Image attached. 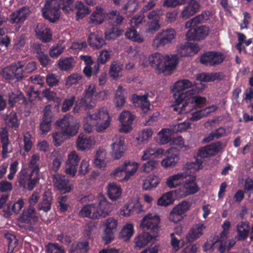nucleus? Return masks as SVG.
Wrapping results in <instances>:
<instances>
[{"label": "nucleus", "instance_id": "nucleus-61", "mask_svg": "<svg viewBox=\"0 0 253 253\" xmlns=\"http://www.w3.org/2000/svg\"><path fill=\"white\" fill-rule=\"evenodd\" d=\"M51 156L53 158V160L50 168L53 171L57 172L60 168L62 158L57 152H53Z\"/></svg>", "mask_w": 253, "mask_h": 253}, {"label": "nucleus", "instance_id": "nucleus-40", "mask_svg": "<svg viewBox=\"0 0 253 253\" xmlns=\"http://www.w3.org/2000/svg\"><path fill=\"white\" fill-rule=\"evenodd\" d=\"M250 230L248 221L240 222L236 225L237 238L239 240H244L247 238Z\"/></svg>", "mask_w": 253, "mask_h": 253}, {"label": "nucleus", "instance_id": "nucleus-45", "mask_svg": "<svg viewBox=\"0 0 253 253\" xmlns=\"http://www.w3.org/2000/svg\"><path fill=\"white\" fill-rule=\"evenodd\" d=\"M75 63L72 57L60 58L58 61V68L61 71H68L74 67Z\"/></svg>", "mask_w": 253, "mask_h": 253}, {"label": "nucleus", "instance_id": "nucleus-21", "mask_svg": "<svg viewBox=\"0 0 253 253\" xmlns=\"http://www.w3.org/2000/svg\"><path fill=\"white\" fill-rule=\"evenodd\" d=\"M95 144L96 139L94 136H88L82 133L79 135L76 141L77 149L82 151L90 149Z\"/></svg>", "mask_w": 253, "mask_h": 253}, {"label": "nucleus", "instance_id": "nucleus-34", "mask_svg": "<svg viewBox=\"0 0 253 253\" xmlns=\"http://www.w3.org/2000/svg\"><path fill=\"white\" fill-rule=\"evenodd\" d=\"M153 238L148 232H144L138 235L134 239V247L140 250L146 246Z\"/></svg>", "mask_w": 253, "mask_h": 253}, {"label": "nucleus", "instance_id": "nucleus-54", "mask_svg": "<svg viewBox=\"0 0 253 253\" xmlns=\"http://www.w3.org/2000/svg\"><path fill=\"white\" fill-rule=\"evenodd\" d=\"M153 131L150 128H146L140 131L136 139L139 142H144L150 139L153 135Z\"/></svg>", "mask_w": 253, "mask_h": 253}, {"label": "nucleus", "instance_id": "nucleus-19", "mask_svg": "<svg viewBox=\"0 0 253 253\" xmlns=\"http://www.w3.org/2000/svg\"><path fill=\"white\" fill-rule=\"evenodd\" d=\"M163 65L164 68L162 70L163 73L165 72L168 74H170L176 68L178 63L179 57L176 54H165Z\"/></svg>", "mask_w": 253, "mask_h": 253}, {"label": "nucleus", "instance_id": "nucleus-2", "mask_svg": "<svg viewBox=\"0 0 253 253\" xmlns=\"http://www.w3.org/2000/svg\"><path fill=\"white\" fill-rule=\"evenodd\" d=\"M111 117L106 108L88 111L84 118L83 126L84 131L90 132L93 128L98 132L106 129L110 125Z\"/></svg>", "mask_w": 253, "mask_h": 253}, {"label": "nucleus", "instance_id": "nucleus-27", "mask_svg": "<svg viewBox=\"0 0 253 253\" xmlns=\"http://www.w3.org/2000/svg\"><path fill=\"white\" fill-rule=\"evenodd\" d=\"M222 242V245L223 246V251H222L220 250V245L213 246H212V242H207L205 244L204 246V250L205 252H212L214 251L215 249H217L220 253H223L226 250L230 249L235 244V242L234 240H228V242L227 243V239L223 240V241H221Z\"/></svg>", "mask_w": 253, "mask_h": 253}, {"label": "nucleus", "instance_id": "nucleus-4", "mask_svg": "<svg viewBox=\"0 0 253 253\" xmlns=\"http://www.w3.org/2000/svg\"><path fill=\"white\" fill-rule=\"evenodd\" d=\"M107 91L103 90L97 92L95 84H90L87 86L82 97L77 101V105L74 108V112H78V105L84 109H90L94 107L98 100H104L107 98Z\"/></svg>", "mask_w": 253, "mask_h": 253}, {"label": "nucleus", "instance_id": "nucleus-5", "mask_svg": "<svg viewBox=\"0 0 253 253\" xmlns=\"http://www.w3.org/2000/svg\"><path fill=\"white\" fill-rule=\"evenodd\" d=\"M202 162L196 160L194 162H188L185 166V168L190 170L179 172L169 176L166 181V185L169 188H176L182 184L184 179L191 174L192 171H197L202 168Z\"/></svg>", "mask_w": 253, "mask_h": 253}, {"label": "nucleus", "instance_id": "nucleus-26", "mask_svg": "<svg viewBox=\"0 0 253 253\" xmlns=\"http://www.w3.org/2000/svg\"><path fill=\"white\" fill-rule=\"evenodd\" d=\"M199 50V46L194 43H187L181 45L177 49V55L178 56H191L197 53Z\"/></svg>", "mask_w": 253, "mask_h": 253}, {"label": "nucleus", "instance_id": "nucleus-59", "mask_svg": "<svg viewBox=\"0 0 253 253\" xmlns=\"http://www.w3.org/2000/svg\"><path fill=\"white\" fill-rule=\"evenodd\" d=\"M46 253H65L64 248L57 243H49L45 246Z\"/></svg>", "mask_w": 253, "mask_h": 253}, {"label": "nucleus", "instance_id": "nucleus-36", "mask_svg": "<svg viewBox=\"0 0 253 253\" xmlns=\"http://www.w3.org/2000/svg\"><path fill=\"white\" fill-rule=\"evenodd\" d=\"M147 94L143 96L134 94L131 98L134 105L141 107L145 113L149 111L150 108V102L147 99Z\"/></svg>", "mask_w": 253, "mask_h": 253}, {"label": "nucleus", "instance_id": "nucleus-30", "mask_svg": "<svg viewBox=\"0 0 253 253\" xmlns=\"http://www.w3.org/2000/svg\"><path fill=\"white\" fill-rule=\"evenodd\" d=\"M161 181L160 178L154 173L150 174L145 177L142 181V188L149 190L158 186Z\"/></svg>", "mask_w": 253, "mask_h": 253}, {"label": "nucleus", "instance_id": "nucleus-25", "mask_svg": "<svg viewBox=\"0 0 253 253\" xmlns=\"http://www.w3.org/2000/svg\"><path fill=\"white\" fill-rule=\"evenodd\" d=\"M205 226L203 224L197 223L193 226L186 236V239L191 243L199 238L203 234Z\"/></svg>", "mask_w": 253, "mask_h": 253}, {"label": "nucleus", "instance_id": "nucleus-12", "mask_svg": "<svg viewBox=\"0 0 253 253\" xmlns=\"http://www.w3.org/2000/svg\"><path fill=\"white\" fill-rule=\"evenodd\" d=\"M53 182L54 186L61 193H69L73 189V183L65 176L60 174L53 175Z\"/></svg>", "mask_w": 253, "mask_h": 253}, {"label": "nucleus", "instance_id": "nucleus-35", "mask_svg": "<svg viewBox=\"0 0 253 253\" xmlns=\"http://www.w3.org/2000/svg\"><path fill=\"white\" fill-rule=\"evenodd\" d=\"M126 93L121 85L118 86L115 93L114 103L118 109H121L125 105L126 101Z\"/></svg>", "mask_w": 253, "mask_h": 253}, {"label": "nucleus", "instance_id": "nucleus-42", "mask_svg": "<svg viewBox=\"0 0 253 253\" xmlns=\"http://www.w3.org/2000/svg\"><path fill=\"white\" fill-rule=\"evenodd\" d=\"M175 192L174 191H170L164 193L158 199V205L166 207L172 204L175 200Z\"/></svg>", "mask_w": 253, "mask_h": 253}, {"label": "nucleus", "instance_id": "nucleus-49", "mask_svg": "<svg viewBox=\"0 0 253 253\" xmlns=\"http://www.w3.org/2000/svg\"><path fill=\"white\" fill-rule=\"evenodd\" d=\"M134 233V225L132 223H126L122 228L120 237L125 240H129Z\"/></svg>", "mask_w": 253, "mask_h": 253}, {"label": "nucleus", "instance_id": "nucleus-24", "mask_svg": "<svg viewBox=\"0 0 253 253\" xmlns=\"http://www.w3.org/2000/svg\"><path fill=\"white\" fill-rule=\"evenodd\" d=\"M193 88H197L196 84L192 83L187 79L181 80L177 81L174 84L173 89L176 94H179L185 92Z\"/></svg>", "mask_w": 253, "mask_h": 253}, {"label": "nucleus", "instance_id": "nucleus-51", "mask_svg": "<svg viewBox=\"0 0 253 253\" xmlns=\"http://www.w3.org/2000/svg\"><path fill=\"white\" fill-rule=\"evenodd\" d=\"M126 37L133 42H142L144 41L142 36L137 33L136 29L130 28L128 29L125 34Z\"/></svg>", "mask_w": 253, "mask_h": 253}, {"label": "nucleus", "instance_id": "nucleus-20", "mask_svg": "<svg viewBox=\"0 0 253 253\" xmlns=\"http://www.w3.org/2000/svg\"><path fill=\"white\" fill-rule=\"evenodd\" d=\"M231 226V224L230 221L225 220L221 225L222 231L221 232L219 236L217 235L213 237L212 239L209 242H212V246H215L219 245L222 246L221 241L223 240L227 239L228 235ZM223 246H220V250L223 251Z\"/></svg>", "mask_w": 253, "mask_h": 253}, {"label": "nucleus", "instance_id": "nucleus-39", "mask_svg": "<svg viewBox=\"0 0 253 253\" xmlns=\"http://www.w3.org/2000/svg\"><path fill=\"white\" fill-rule=\"evenodd\" d=\"M174 132L171 126L162 129L158 133V136L161 143L171 144Z\"/></svg>", "mask_w": 253, "mask_h": 253}, {"label": "nucleus", "instance_id": "nucleus-47", "mask_svg": "<svg viewBox=\"0 0 253 253\" xmlns=\"http://www.w3.org/2000/svg\"><path fill=\"white\" fill-rule=\"evenodd\" d=\"M142 211V206L139 202L136 203L133 206L125 205L121 210L120 213L124 216L131 215L133 211L137 213Z\"/></svg>", "mask_w": 253, "mask_h": 253}, {"label": "nucleus", "instance_id": "nucleus-15", "mask_svg": "<svg viewBox=\"0 0 253 253\" xmlns=\"http://www.w3.org/2000/svg\"><path fill=\"white\" fill-rule=\"evenodd\" d=\"M210 29L206 26L190 28L186 37L188 40L200 41L205 39L209 34Z\"/></svg>", "mask_w": 253, "mask_h": 253}, {"label": "nucleus", "instance_id": "nucleus-22", "mask_svg": "<svg viewBox=\"0 0 253 253\" xmlns=\"http://www.w3.org/2000/svg\"><path fill=\"white\" fill-rule=\"evenodd\" d=\"M199 190V187L195 181V178L191 180H187L183 186L179 189V193L181 196L186 197L197 193Z\"/></svg>", "mask_w": 253, "mask_h": 253}, {"label": "nucleus", "instance_id": "nucleus-31", "mask_svg": "<svg viewBox=\"0 0 253 253\" xmlns=\"http://www.w3.org/2000/svg\"><path fill=\"white\" fill-rule=\"evenodd\" d=\"M165 55L156 52L151 54L148 58V61L151 66L156 68L159 73L162 72L164 68L163 65Z\"/></svg>", "mask_w": 253, "mask_h": 253}, {"label": "nucleus", "instance_id": "nucleus-55", "mask_svg": "<svg viewBox=\"0 0 253 253\" xmlns=\"http://www.w3.org/2000/svg\"><path fill=\"white\" fill-rule=\"evenodd\" d=\"M170 244L174 251H178L185 244V242L181 237L177 238L174 233L170 234Z\"/></svg>", "mask_w": 253, "mask_h": 253}, {"label": "nucleus", "instance_id": "nucleus-10", "mask_svg": "<svg viewBox=\"0 0 253 253\" xmlns=\"http://www.w3.org/2000/svg\"><path fill=\"white\" fill-rule=\"evenodd\" d=\"M175 31L172 29L164 30L158 33L155 37L152 43L153 47L156 49L160 46L169 43L175 38Z\"/></svg>", "mask_w": 253, "mask_h": 253}, {"label": "nucleus", "instance_id": "nucleus-62", "mask_svg": "<svg viewBox=\"0 0 253 253\" xmlns=\"http://www.w3.org/2000/svg\"><path fill=\"white\" fill-rule=\"evenodd\" d=\"M218 77V76L217 73H203L197 76V80L200 82H209L215 81Z\"/></svg>", "mask_w": 253, "mask_h": 253}, {"label": "nucleus", "instance_id": "nucleus-3", "mask_svg": "<svg viewBox=\"0 0 253 253\" xmlns=\"http://www.w3.org/2000/svg\"><path fill=\"white\" fill-rule=\"evenodd\" d=\"M40 159L38 154H34L30 162L29 170H21L18 174V182L24 188L32 190L40 178L39 167L37 164Z\"/></svg>", "mask_w": 253, "mask_h": 253}, {"label": "nucleus", "instance_id": "nucleus-48", "mask_svg": "<svg viewBox=\"0 0 253 253\" xmlns=\"http://www.w3.org/2000/svg\"><path fill=\"white\" fill-rule=\"evenodd\" d=\"M208 19V15L206 13H202L200 14L187 21L185 23V27L186 29L193 28L196 25L205 22Z\"/></svg>", "mask_w": 253, "mask_h": 253}, {"label": "nucleus", "instance_id": "nucleus-18", "mask_svg": "<svg viewBox=\"0 0 253 253\" xmlns=\"http://www.w3.org/2000/svg\"><path fill=\"white\" fill-rule=\"evenodd\" d=\"M224 59L223 55L220 52H209L201 57L200 61L203 64L212 66L221 63Z\"/></svg>", "mask_w": 253, "mask_h": 253}, {"label": "nucleus", "instance_id": "nucleus-9", "mask_svg": "<svg viewBox=\"0 0 253 253\" xmlns=\"http://www.w3.org/2000/svg\"><path fill=\"white\" fill-rule=\"evenodd\" d=\"M160 216L155 212H149L141 220L140 227L144 230L157 233L160 228Z\"/></svg>", "mask_w": 253, "mask_h": 253}, {"label": "nucleus", "instance_id": "nucleus-17", "mask_svg": "<svg viewBox=\"0 0 253 253\" xmlns=\"http://www.w3.org/2000/svg\"><path fill=\"white\" fill-rule=\"evenodd\" d=\"M165 153V150L155 145H150L143 152L141 157L142 161H146L151 158H159L162 157Z\"/></svg>", "mask_w": 253, "mask_h": 253}, {"label": "nucleus", "instance_id": "nucleus-1", "mask_svg": "<svg viewBox=\"0 0 253 253\" xmlns=\"http://www.w3.org/2000/svg\"><path fill=\"white\" fill-rule=\"evenodd\" d=\"M80 201L83 204L86 203L80 211V215L83 217L97 219L106 216L112 211L111 204L102 195L95 197L89 194L82 197Z\"/></svg>", "mask_w": 253, "mask_h": 253}, {"label": "nucleus", "instance_id": "nucleus-29", "mask_svg": "<svg viewBox=\"0 0 253 253\" xmlns=\"http://www.w3.org/2000/svg\"><path fill=\"white\" fill-rule=\"evenodd\" d=\"M106 18V13L103 9L99 6L90 15L88 23L90 24H100L102 23Z\"/></svg>", "mask_w": 253, "mask_h": 253}, {"label": "nucleus", "instance_id": "nucleus-38", "mask_svg": "<svg viewBox=\"0 0 253 253\" xmlns=\"http://www.w3.org/2000/svg\"><path fill=\"white\" fill-rule=\"evenodd\" d=\"M123 65L118 61L113 62L110 66L109 75L114 80H118L123 76Z\"/></svg>", "mask_w": 253, "mask_h": 253}, {"label": "nucleus", "instance_id": "nucleus-16", "mask_svg": "<svg viewBox=\"0 0 253 253\" xmlns=\"http://www.w3.org/2000/svg\"><path fill=\"white\" fill-rule=\"evenodd\" d=\"M30 14V10L29 7H23L12 12L9 17V21L20 27Z\"/></svg>", "mask_w": 253, "mask_h": 253}, {"label": "nucleus", "instance_id": "nucleus-8", "mask_svg": "<svg viewBox=\"0 0 253 253\" xmlns=\"http://www.w3.org/2000/svg\"><path fill=\"white\" fill-rule=\"evenodd\" d=\"M56 124L60 129L69 137L76 135L80 127L79 122L73 116H65L61 120L57 121Z\"/></svg>", "mask_w": 253, "mask_h": 253}, {"label": "nucleus", "instance_id": "nucleus-46", "mask_svg": "<svg viewBox=\"0 0 253 253\" xmlns=\"http://www.w3.org/2000/svg\"><path fill=\"white\" fill-rule=\"evenodd\" d=\"M22 61H19L12 64L9 67L11 73L17 79H22L25 75L23 64Z\"/></svg>", "mask_w": 253, "mask_h": 253}, {"label": "nucleus", "instance_id": "nucleus-6", "mask_svg": "<svg viewBox=\"0 0 253 253\" xmlns=\"http://www.w3.org/2000/svg\"><path fill=\"white\" fill-rule=\"evenodd\" d=\"M199 91L198 88H193L179 94H174L175 106L173 110L178 114H184L193 111L195 108L193 99L190 95H195Z\"/></svg>", "mask_w": 253, "mask_h": 253}, {"label": "nucleus", "instance_id": "nucleus-50", "mask_svg": "<svg viewBox=\"0 0 253 253\" xmlns=\"http://www.w3.org/2000/svg\"><path fill=\"white\" fill-rule=\"evenodd\" d=\"M111 176L121 182L128 180L126 177V173L122 164L111 172Z\"/></svg>", "mask_w": 253, "mask_h": 253}, {"label": "nucleus", "instance_id": "nucleus-33", "mask_svg": "<svg viewBox=\"0 0 253 253\" xmlns=\"http://www.w3.org/2000/svg\"><path fill=\"white\" fill-rule=\"evenodd\" d=\"M221 149L218 143H213L201 148L198 153V156L202 158H206L216 154Z\"/></svg>", "mask_w": 253, "mask_h": 253}, {"label": "nucleus", "instance_id": "nucleus-23", "mask_svg": "<svg viewBox=\"0 0 253 253\" xmlns=\"http://www.w3.org/2000/svg\"><path fill=\"white\" fill-rule=\"evenodd\" d=\"M199 9L200 4L199 3L195 0H191L182 9L180 17L183 19H187L195 14Z\"/></svg>", "mask_w": 253, "mask_h": 253}, {"label": "nucleus", "instance_id": "nucleus-53", "mask_svg": "<svg viewBox=\"0 0 253 253\" xmlns=\"http://www.w3.org/2000/svg\"><path fill=\"white\" fill-rule=\"evenodd\" d=\"M158 167L159 161L156 160H151L143 164L141 169L142 172L148 173L158 169Z\"/></svg>", "mask_w": 253, "mask_h": 253}, {"label": "nucleus", "instance_id": "nucleus-14", "mask_svg": "<svg viewBox=\"0 0 253 253\" xmlns=\"http://www.w3.org/2000/svg\"><path fill=\"white\" fill-rule=\"evenodd\" d=\"M165 158L161 162L162 167L166 169L174 167L179 160V152L176 148H171L165 151Z\"/></svg>", "mask_w": 253, "mask_h": 253}, {"label": "nucleus", "instance_id": "nucleus-13", "mask_svg": "<svg viewBox=\"0 0 253 253\" xmlns=\"http://www.w3.org/2000/svg\"><path fill=\"white\" fill-rule=\"evenodd\" d=\"M111 155L114 159L121 158L126 150L125 138L120 136H115L112 139Z\"/></svg>", "mask_w": 253, "mask_h": 253}, {"label": "nucleus", "instance_id": "nucleus-63", "mask_svg": "<svg viewBox=\"0 0 253 253\" xmlns=\"http://www.w3.org/2000/svg\"><path fill=\"white\" fill-rule=\"evenodd\" d=\"M122 31L116 27H111L105 32V38L107 40H114L121 35Z\"/></svg>", "mask_w": 253, "mask_h": 253}, {"label": "nucleus", "instance_id": "nucleus-28", "mask_svg": "<svg viewBox=\"0 0 253 253\" xmlns=\"http://www.w3.org/2000/svg\"><path fill=\"white\" fill-rule=\"evenodd\" d=\"M38 219L37 213L34 208L29 207L24 210L19 217V221L22 223L32 224Z\"/></svg>", "mask_w": 253, "mask_h": 253}, {"label": "nucleus", "instance_id": "nucleus-11", "mask_svg": "<svg viewBox=\"0 0 253 253\" xmlns=\"http://www.w3.org/2000/svg\"><path fill=\"white\" fill-rule=\"evenodd\" d=\"M135 116L128 111H123L119 115L118 120L120 123L119 131L120 132L127 133L132 128L133 122Z\"/></svg>", "mask_w": 253, "mask_h": 253}, {"label": "nucleus", "instance_id": "nucleus-60", "mask_svg": "<svg viewBox=\"0 0 253 253\" xmlns=\"http://www.w3.org/2000/svg\"><path fill=\"white\" fill-rule=\"evenodd\" d=\"M6 238L8 241V253H12L17 250L18 241L13 235L8 234L6 235Z\"/></svg>", "mask_w": 253, "mask_h": 253}, {"label": "nucleus", "instance_id": "nucleus-64", "mask_svg": "<svg viewBox=\"0 0 253 253\" xmlns=\"http://www.w3.org/2000/svg\"><path fill=\"white\" fill-rule=\"evenodd\" d=\"M18 99H21L23 101L25 98L23 94L19 90H16L14 92L11 91L9 93V104L13 106Z\"/></svg>", "mask_w": 253, "mask_h": 253}, {"label": "nucleus", "instance_id": "nucleus-32", "mask_svg": "<svg viewBox=\"0 0 253 253\" xmlns=\"http://www.w3.org/2000/svg\"><path fill=\"white\" fill-rule=\"evenodd\" d=\"M36 33L37 37L45 42L51 39V33L48 26L43 23H39L37 26Z\"/></svg>", "mask_w": 253, "mask_h": 253}, {"label": "nucleus", "instance_id": "nucleus-41", "mask_svg": "<svg viewBox=\"0 0 253 253\" xmlns=\"http://www.w3.org/2000/svg\"><path fill=\"white\" fill-rule=\"evenodd\" d=\"M52 196L51 193L49 191H45L42 195L41 202L39 204L38 210H42L45 212L51 209Z\"/></svg>", "mask_w": 253, "mask_h": 253}, {"label": "nucleus", "instance_id": "nucleus-44", "mask_svg": "<svg viewBox=\"0 0 253 253\" xmlns=\"http://www.w3.org/2000/svg\"><path fill=\"white\" fill-rule=\"evenodd\" d=\"M106 152L103 149H99L96 152L94 165L98 168H103L106 167L107 161L106 160Z\"/></svg>", "mask_w": 253, "mask_h": 253}, {"label": "nucleus", "instance_id": "nucleus-58", "mask_svg": "<svg viewBox=\"0 0 253 253\" xmlns=\"http://www.w3.org/2000/svg\"><path fill=\"white\" fill-rule=\"evenodd\" d=\"M60 130L59 131H55L52 134L53 142L56 146L60 145L65 139L69 138L67 135H65V132H63L60 127L58 128Z\"/></svg>", "mask_w": 253, "mask_h": 253}, {"label": "nucleus", "instance_id": "nucleus-56", "mask_svg": "<svg viewBox=\"0 0 253 253\" xmlns=\"http://www.w3.org/2000/svg\"><path fill=\"white\" fill-rule=\"evenodd\" d=\"M104 229L116 233L118 230V222L113 217L108 218L104 224Z\"/></svg>", "mask_w": 253, "mask_h": 253}, {"label": "nucleus", "instance_id": "nucleus-43", "mask_svg": "<svg viewBox=\"0 0 253 253\" xmlns=\"http://www.w3.org/2000/svg\"><path fill=\"white\" fill-rule=\"evenodd\" d=\"M107 189L108 196L112 200L118 199L121 195L122 189L121 187L115 183L108 184Z\"/></svg>", "mask_w": 253, "mask_h": 253}, {"label": "nucleus", "instance_id": "nucleus-57", "mask_svg": "<svg viewBox=\"0 0 253 253\" xmlns=\"http://www.w3.org/2000/svg\"><path fill=\"white\" fill-rule=\"evenodd\" d=\"M88 249V243L87 241L79 243L70 249L71 253H86Z\"/></svg>", "mask_w": 253, "mask_h": 253}, {"label": "nucleus", "instance_id": "nucleus-37", "mask_svg": "<svg viewBox=\"0 0 253 253\" xmlns=\"http://www.w3.org/2000/svg\"><path fill=\"white\" fill-rule=\"evenodd\" d=\"M122 165L126 173V177L128 180L137 171L139 166L138 163L130 160L124 161Z\"/></svg>", "mask_w": 253, "mask_h": 253}, {"label": "nucleus", "instance_id": "nucleus-52", "mask_svg": "<svg viewBox=\"0 0 253 253\" xmlns=\"http://www.w3.org/2000/svg\"><path fill=\"white\" fill-rule=\"evenodd\" d=\"M88 42L90 45L95 48L101 47L104 43L103 39L95 34L90 35L88 38Z\"/></svg>", "mask_w": 253, "mask_h": 253}, {"label": "nucleus", "instance_id": "nucleus-7", "mask_svg": "<svg viewBox=\"0 0 253 253\" xmlns=\"http://www.w3.org/2000/svg\"><path fill=\"white\" fill-rule=\"evenodd\" d=\"M73 2V0H46L42 10V15L45 18L54 22L59 17L61 5H62L63 9L66 10V7Z\"/></svg>", "mask_w": 253, "mask_h": 253}]
</instances>
